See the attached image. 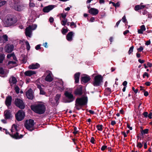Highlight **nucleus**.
<instances>
[{
  "label": "nucleus",
  "instance_id": "obj_36",
  "mask_svg": "<svg viewBox=\"0 0 152 152\" xmlns=\"http://www.w3.org/2000/svg\"><path fill=\"white\" fill-rule=\"evenodd\" d=\"M61 24L63 26H65L67 22V19H63L61 20Z\"/></svg>",
  "mask_w": 152,
  "mask_h": 152
},
{
  "label": "nucleus",
  "instance_id": "obj_21",
  "mask_svg": "<svg viewBox=\"0 0 152 152\" xmlns=\"http://www.w3.org/2000/svg\"><path fill=\"white\" fill-rule=\"evenodd\" d=\"M90 80V77L88 75H86L81 77V81L82 83H87Z\"/></svg>",
  "mask_w": 152,
  "mask_h": 152
},
{
  "label": "nucleus",
  "instance_id": "obj_35",
  "mask_svg": "<svg viewBox=\"0 0 152 152\" xmlns=\"http://www.w3.org/2000/svg\"><path fill=\"white\" fill-rule=\"evenodd\" d=\"M12 57L15 60V57L14 53L9 54L7 56V57L8 58H10Z\"/></svg>",
  "mask_w": 152,
  "mask_h": 152
},
{
  "label": "nucleus",
  "instance_id": "obj_32",
  "mask_svg": "<svg viewBox=\"0 0 152 152\" xmlns=\"http://www.w3.org/2000/svg\"><path fill=\"white\" fill-rule=\"evenodd\" d=\"M61 96V94H57L56 96L55 100L56 103L58 102V100Z\"/></svg>",
  "mask_w": 152,
  "mask_h": 152
},
{
  "label": "nucleus",
  "instance_id": "obj_53",
  "mask_svg": "<svg viewBox=\"0 0 152 152\" xmlns=\"http://www.w3.org/2000/svg\"><path fill=\"white\" fill-rule=\"evenodd\" d=\"M73 26H74L75 27H76V25L73 22H72L70 23V26L72 27Z\"/></svg>",
  "mask_w": 152,
  "mask_h": 152
},
{
  "label": "nucleus",
  "instance_id": "obj_44",
  "mask_svg": "<svg viewBox=\"0 0 152 152\" xmlns=\"http://www.w3.org/2000/svg\"><path fill=\"white\" fill-rule=\"evenodd\" d=\"M122 21L124 23H127V22L126 21V16L124 15L122 18Z\"/></svg>",
  "mask_w": 152,
  "mask_h": 152
},
{
  "label": "nucleus",
  "instance_id": "obj_58",
  "mask_svg": "<svg viewBox=\"0 0 152 152\" xmlns=\"http://www.w3.org/2000/svg\"><path fill=\"white\" fill-rule=\"evenodd\" d=\"M150 43H151V41H150V40H149L147 42H146L145 43V45H149L150 44Z\"/></svg>",
  "mask_w": 152,
  "mask_h": 152
},
{
  "label": "nucleus",
  "instance_id": "obj_1",
  "mask_svg": "<svg viewBox=\"0 0 152 152\" xmlns=\"http://www.w3.org/2000/svg\"><path fill=\"white\" fill-rule=\"evenodd\" d=\"M87 98L85 96L77 98L75 102V108L77 110H79L83 106L87 104Z\"/></svg>",
  "mask_w": 152,
  "mask_h": 152
},
{
  "label": "nucleus",
  "instance_id": "obj_40",
  "mask_svg": "<svg viewBox=\"0 0 152 152\" xmlns=\"http://www.w3.org/2000/svg\"><path fill=\"white\" fill-rule=\"evenodd\" d=\"M68 31V30L67 29H65L64 28H63L62 30V33L64 34L66 33Z\"/></svg>",
  "mask_w": 152,
  "mask_h": 152
},
{
  "label": "nucleus",
  "instance_id": "obj_14",
  "mask_svg": "<svg viewBox=\"0 0 152 152\" xmlns=\"http://www.w3.org/2000/svg\"><path fill=\"white\" fill-rule=\"evenodd\" d=\"M47 73H48V75L46 76L45 78V80L46 81L50 82L53 80V78L52 77V73L50 71L47 72Z\"/></svg>",
  "mask_w": 152,
  "mask_h": 152
},
{
  "label": "nucleus",
  "instance_id": "obj_19",
  "mask_svg": "<svg viewBox=\"0 0 152 152\" xmlns=\"http://www.w3.org/2000/svg\"><path fill=\"white\" fill-rule=\"evenodd\" d=\"M40 67V65L37 63L29 65L28 68L30 69H34Z\"/></svg>",
  "mask_w": 152,
  "mask_h": 152
},
{
  "label": "nucleus",
  "instance_id": "obj_26",
  "mask_svg": "<svg viewBox=\"0 0 152 152\" xmlns=\"http://www.w3.org/2000/svg\"><path fill=\"white\" fill-rule=\"evenodd\" d=\"M36 72L35 71L32 70H28L25 72V75L27 76H30L32 75L35 74Z\"/></svg>",
  "mask_w": 152,
  "mask_h": 152
},
{
  "label": "nucleus",
  "instance_id": "obj_16",
  "mask_svg": "<svg viewBox=\"0 0 152 152\" xmlns=\"http://www.w3.org/2000/svg\"><path fill=\"white\" fill-rule=\"evenodd\" d=\"M26 95L28 99H33V96L32 89H29L26 92Z\"/></svg>",
  "mask_w": 152,
  "mask_h": 152
},
{
  "label": "nucleus",
  "instance_id": "obj_29",
  "mask_svg": "<svg viewBox=\"0 0 152 152\" xmlns=\"http://www.w3.org/2000/svg\"><path fill=\"white\" fill-rule=\"evenodd\" d=\"M80 73L77 72L75 73L74 75L75 79V82L76 83H78L79 81V77L80 76Z\"/></svg>",
  "mask_w": 152,
  "mask_h": 152
},
{
  "label": "nucleus",
  "instance_id": "obj_42",
  "mask_svg": "<svg viewBox=\"0 0 152 152\" xmlns=\"http://www.w3.org/2000/svg\"><path fill=\"white\" fill-rule=\"evenodd\" d=\"M148 129H145L143 130L142 132V134H147L148 132Z\"/></svg>",
  "mask_w": 152,
  "mask_h": 152
},
{
  "label": "nucleus",
  "instance_id": "obj_63",
  "mask_svg": "<svg viewBox=\"0 0 152 152\" xmlns=\"http://www.w3.org/2000/svg\"><path fill=\"white\" fill-rule=\"evenodd\" d=\"M116 124V122L115 121H112L111 122V124L112 125H114Z\"/></svg>",
  "mask_w": 152,
  "mask_h": 152
},
{
  "label": "nucleus",
  "instance_id": "obj_49",
  "mask_svg": "<svg viewBox=\"0 0 152 152\" xmlns=\"http://www.w3.org/2000/svg\"><path fill=\"white\" fill-rule=\"evenodd\" d=\"M40 94H45V92L42 89H40Z\"/></svg>",
  "mask_w": 152,
  "mask_h": 152
},
{
  "label": "nucleus",
  "instance_id": "obj_41",
  "mask_svg": "<svg viewBox=\"0 0 152 152\" xmlns=\"http://www.w3.org/2000/svg\"><path fill=\"white\" fill-rule=\"evenodd\" d=\"M15 90L17 94H18L19 92V88L18 86H16L15 87Z\"/></svg>",
  "mask_w": 152,
  "mask_h": 152
},
{
  "label": "nucleus",
  "instance_id": "obj_13",
  "mask_svg": "<svg viewBox=\"0 0 152 152\" xmlns=\"http://www.w3.org/2000/svg\"><path fill=\"white\" fill-rule=\"evenodd\" d=\"M55 7V6L54 5H49L44 7L43 9V11L44 12H48L53 9Z\"/></svg>",
  "mask_w": 152,
  "mask_h": 152
},
{
  "label": "nucleus",
  "instance_id": "obj_30",
  "mask_svg": "<svg viewBox=\"0 0 152 152\" xmlns=\"http://www.w3.org/2000/svg\"><path fill=\"white\" fill-rule=\"evenodd\" d=\"M2 49L1 48V51H0V63H2L3 61L5 58V55L2 53Z\"/></svg>",
  "mask_w": 152,
  "mask_h": 152
},
{
  "label": "nucleus",
  "instance_id": "obj_5",
  "mask_svg": "<svg viewBox=\"0 0 152 152\" xmlns=\"http://www.w3.org/2000/svg\"><path fill=\"white\" fill-rule=\"evenodd\" d=\"M34 121L31 119L26 120L25 123V126L26 129L31 131L34 129Z\"/></svg>",
  "mask_w": 152,
  "mask_h": 152
},
{
  "label": "nucleus",
  "instance_id": "obj_2",
  "mask_svg": "<svg viewBox=\"0 0 152 152\" xmlns=\"http://www.w3.org/2000/svg\"><path fill=\"white\" fill-rule=\"evenodd\" d=\"M31 109L35 112L39 114L43 113L45 110V107L43 104H39L31 106Z\"/></svg>",
  "mask_w": 152,
  "mask_h": 152
},
{
  "label": "nucleus",
  "instance_id": "obj_6",
  "mask_svg": "<svg viewBox=\"0 0 152 152\" xmlns=\"http://www.w3.org/2000/svg\"><path fill=\"white\" fill-rule=\"evenodd\" d=\"M71 92L67 91L64 93L65 96L66 97V102L69 103L72 102L75 99V97L72 94V90L71 89Z\"/></svg>",
  "mask_w": 152,
  "mask_h": 152
},
{
  "label": "nucleus",
  "instance_id": "obj_38",
  "mask_svg": "<svg viewBox=\"0 0 152 152\" xmlns=\"http://www.w3.org/2000/svg\"><path fill=\"white\" fill-rule=\"evenodd\" d=\"M134 49V46H132L130 47L129 50L128 52V53L129 55H130L131 53H132Z\"/></svg>",
  "mask_w": 152,
  "mask_h": 152
},
{
  "label": "nucleus",
  "instance_id": "obj_45",
  "mask_svg": "<svg viewBox=\"0 0 152 152\" xmlns=\"http://www.w3.org/2000/svg\"><path fill=\"white\" fill-rule=\"evenodd\" d=\"M74 131L73 132V133L75 134H77L78 131H77V128L76 127H74Z\"/></svg>",
  "mask_w": 152,
  "mask_h": 152
},
{
  "label": "nucleus",
  "instance_id": "obj_9",
  "mask_svg": "<svg viewBox=\"0 0 152 152\" xmlns=\"http://www.w3.org/2000/svg\"><path fill=\"white\" fill-rule=\"evenodd\" d=\"M15 116L16 118L17 121H21L24 117L25 113L23 111L19 110L15 114Z\"/></svg>",
  "mask_w": 152,
  "mask_h": 152
},
{
  "label": "nucleus",
  "instance_id": "obj_46",
  "mask_svg": "<svg viewBox=\"0 0 152 152\" xmlns=\"http://www.w3.org/2000/svg\"><path fill=\"white\" fill-rule=\"evenodd\" d=\"M6 3V1H2L0 3V6L1 7L3 6Z\"/></svg>",
  "mask_w": 152,
  "mask_h": 152
},
{
  "label": "nucleus",
  "instance_id": "obj_25",
  "mask_svg": "<svg viewBox=\"0 0 152 152\" xmlns=\"http://www.w3.org/2000/svg\"><path fill=\"white\" fill-rule=\"evenodd\" d=\"M74 33L72 31L69 33L66 37V39L69 41H71L72 40V36Z\"/></svg>",
  "mask_w": 152,
  "mask_h": 152
},
{
  "label": "nucleus",
  "instance_id": "obj_43",
  "mask_svg": "<svg viewBox=\"0 0 152 152\" xmlns=\"http://www.w3.org/2000/svg\"><path fill=\"white\" fill-rule=\"evenodd\" d=\"M137 147L140 148L142 146V144L140 142H137Z\"/></svg>",
  "mask_w": 152,
  "mask_h": 152
},
{
  "label": "nucleus",
  "instance_id": "obj_52",
  "mask_svg": "<svg viewBox=\"0 0 152 152\" xmlns=\"http://www.w3.org/2000/svg\"><path fill=\"white\" fill-rule=\"evenodd\" d=\"M132 89L135 93H137L138 92V89H135L133 87L132 88Z\"/></svg>",
  "mask_w": 152,
  "mask_h": 152
},
{
  "label": "nucleus",
  "instance_id": "obj_34",
  "mask_svg": "<svg viewBox=\"0 0 152 152\" xmlns=\"http://www.w3.org/2000/svg\"><path fill=\"white\" fill-rule=\"evenodd\" d=\"M67 13H61L60 14V19L61 20V18H62L63 19H66V16L67 15Z\"/></svg>",
  "mask_w": 152,
  "mask_h": 152
},
{
  "label": "nucleus",
  "instance_id": "obj_15",
  "mask_svg": "<svg viewBox=\"0 0 152 152\" xmlns=\"http://www.w3.org/2000/svg\"><path fill=\"white\" fill-rule=\"evenodd\" d=\"M4 115L5 119H10L12 117V115L10 110H6L4 112Z\"/></svg>",
  "mask_w": 152,
  "mask_h": 152
},
{
  "label": "nucleus",
  "instance_id": "obj_8",
  "mask_svg": "<svg viewBox=\"0 0 152 152\" xmlns=\"http://www.w3.org/2000/svg\"><path fill=\"white\" fill-rule=\"evenodd\" d=\"M103 78L101 75L95 76L93 82V84L94 86H99L102 82Z\"/></svg>",
  "mask_w": 152,
  "mask_h": 152
},
{
  "label": "nucleus",
  "instance_id": "obj_61",
  "mask_svg": "<svg viewBox=\"0 0 152 152\" xmlns=\"http://www.w3.org/2000/svg\"><path fill=\"white\" fill-rule=\"evenodd\" d=\"M127 84V82L126 81H124L123 83V85L124 86H126Z\"/></svg>",
  "mask_w": 152,
  "mask_h": 152
},
{
  "label": "nucleus",
  "instance_id": "obj_64",
  "mask_svg": "<svg viewBox=\"0 0 152 152\" xmlns=\"http://www.w3.org/2000/svg\"><path fill=\"white\" fill-rule=\"evenodd\" d=\"M147 65L148 67H151L152 66V64L150 62H148L147 63Z\"/></svg>",
  "mask_w": 152,
  "mask_h": 152
},
{
  "label": "nucleus",
  "instance_id": "obj_24",
  "mask_svg": "<svg viewBox=\"0 0 152 152\" xmlns=\"http://www.w3.org/2000/svg\"><path fill=\"white\" fill-rule=\"evenodd\" d=\"M17 82L16 79L13 76H12L10 77L9 82L11 86H12L13 85L15 84Z\"/></svg>",
  "mask_w": 152,
  "mask_h": 152
},
{
  "label": "nucleus",
  "instance_id": "obj_62",
  "mask_svg": "<svg viewBox=\"0 0 152 152\" xmlns=\"http://www.w3.org/2000/svg\"><path fill=\"white\" fill-rule=\"evenodd\" d=\"M129 32V31L128 30H126L124 32V35H125L126 34L128 33Z\"/></svg>",
  "mask_w": 152,
  "mask_h": 152
},
{
  "label": "nucleus",
  "instance_id": "obj_57",
  "mask_svg": "<svg viewBox=\"0 0 152 152\" xmlns=\"http://www.w3.org/2000/svg\"><path fill=\"white\" fill-rule=\"evenodd\" d=\"M42 45L46 48H47L48 47V46L47 45V42H45V43H44Z\"/></svg>",
  "mask_w": 152,
  "mask_h": 152
},
{
  "label": "nucleus",
  "instance_id": "obj_59",
  "mask_svg": "<svg viewBox=\"0 0 152 152\" xmlns=\"http://www.w3.org/2000/svg\"><path fill=\"white\" fill-rule=\"evenodd\" d=\"M88 112L91 114H93L94 113V111L91 110H88Z\"/></svg>",
  "mask_w": 152,
  "mask_h": 152
},
{
  "label": "nucleus",
  "instance_id": "obj_51",
  "mask_svg": "<svg viewBox=\"0 0 152 152\" xmlns=\"http://www.w3.org/2000/svg\"><path fill=\"white\" fill-rule=\"evenodd\" d=\"M29 5L31 7H34L35 6V5L34 3H31V1H30L29 3Z\"/></svg>",
  "mask_w": 152,
  "mask_h": 152
},
{
  "label": "nucleus",
  "instance_id": "obj_22",
  "mask_svg": "<svg viewBox=\"0 0 152 152\" xmlns=\"http://www.w3.org/2000/svg\"><path fill=\"white\" fill-rule=\"evenodd\" d=\"M89 12L93 15H95L98 14V10L94 8H91L89 10Z\"/></svg>",
  "mask_w": 152,
  "mask_h": 152
},
{
  "label": "nucleus",
  "instance_id": "obj_4",
  "mask_svg": "<svg viewBox=\"0 0 152 152\" xmlns=\"http://www.w3.org/2000/svg\"><path fill=\"white\" fill-rule=\"evenodd\" d=\"M16 21L10 16H7L4 20V23L6 26H9L15 23Z\"/></svg>",
  "mask_w": 152,
  "mask_h": 152
},
{
  "label": "nucleus",
  "instance_id": "obj_48",
  "mask_svg": "<svg viewBox=\"0 0 152 152\" xmlns=\"http://www.w3.org/2000/svg\"><path fill=\"white\" fill-rule=\"evenodd\" d=\"M143 49V48L142 46H140V48L137 49V50L139 51H142Z\"/></svg>",
  "mask_w": 152,
  "mask_h": 152
},
{
  "label": "nucleus",
  "instance_id": "obj_37",
  "mask_svg": "<svg viewBox=\"0 0 152 152\" xmlns=\"http://www.w3.org/2000/svg\"><path fill=\"white\" fill-rule=\"evenodd\" d=\"M25 43L26 45V49L28 50H29L30 48V46L28 41H26L25 42Z\"/></svg>",
  "mask_w": 152,
  "mask_h": 152
},
{
  "label": "nucleus",
  "instance_id": "obj_23",
  "mask_svg": "<svg viewBox=\"0 0 152 152\" xmlns=\"http://www.w3.org/2000/svg\"><path fill=\"white\" fill-rule=\"evenodd\" d=\"M8 67L9 68H11L17 66V64L16 62L10 61L8 64Z\"/></svg>",
  "mask_w": 152,
  "mask_h": 152
},
{
  "label": "nucleus",
  "instance_id": "obj_60",
  "mask_svg": "<svg viewBox=\"0 0 152 152\" xmlns=\"http://www.w3.org/2000/svg\"><path fill=\"white\" fill-rule=\"evenodd\" d=\"M138 61L140 63L142 64L144 62V61L143 60H141V59H138Z\"/></svg>",
  "mask_w": 152,
  "mask_h": 152
},
{
  "label": "nucleus",
  "instance_id": "obj_47",
  "mask_svg": "<svg viewBox=\"0 0 152 152\" xmlns=\"http://www.w3.org/2000/svg\"><path fill=\"white\" fill-rule=\"evenodd\" d=\"M145 76H146L148 77H149V75H148V74L147 72H145L144 73L143 75V77L144 78H145Z\"/></svg>",
  "mask_w": 152,
  "mask_h": 152
},
{
  "label": "nucleus",
  "instance_id": "obj_33",
  "mask_svg": "<svg viewBox=\"0 0 152 152\" xmlns=\"http://www.w3.org/2000/svg\"><path fill=\"white\" fill-rule=\"evenodd\" d=\"M96 127L98 130L102 131L103 130V126L102 125H96Z\"/></svg>",
  "mask_w": 152,
  "mask_h": 152
},
{
  "label": "nucleus",
  "instance_id": "obj_55",
  "mask_svg": "<svg viewBox=\"0 0 152 152\" xmlns=\"http://www.w3.org/2000/svg\"><path fill=\"white\" fill-rule=\"evenodd\" d=\"M40 48V45H37L35 47V49L38 50Z\"/></svg>",
  "mask_w": 152,
  "mask_h": 152
},
{
  "label": "nucleus",
  "instance_id": "obj_3",
  "mask_svg": "<svg viewBox=\"0 0 152 152\" xmlns=\"http://www.w3.org/2000/svg\"><path fill=\"white\" fill-rule=\"evenodd\" d=\"M18 127L15 124H13L12 126L11 129V133L10 134L11 136L15 139H20L23 137L22 135H20V137L18 135Z\"/></svg>",
  "mask_w": 152,
  "mask_h": 152
},
{
  "label": "nucleus",
  "instance_id": "obj_31",
  "mask_svg": "<svg viewBox=\"0 0 152 152\" xmlns=\"http://www.w3.org/2000/svg\"><path fill=\"white\" fill-rule=\"evenodd\" d=\"M145 6L142 5H137L135 7L134 10L136 11H138L140 9H142L144 8Z\"/></svg>",
  "mask_w": 152,
  "mask_h": 152
},
{
  "label": "nucleus",
  "instance_id": "obj_27",
  "mask_svg": "<svg viewBox=\"0 0 152 152\" xmlns=\"http://www.w3.org/2000/svg\"><path fill=\"white\" fill-rule=\"evenodd\" d=\"M1 40H0L1 42L5 43L8 41V37L7 35L5 34L3 35L0 37Z\"/></svg>",
  "mask_w": 152,
  "mask_h": 152
},
{
  "label": "nucleus",
  "instance_id": "obj_54",
  "mask_svg": "<svg viewBox=\"0 0 152 152\" xmlns=\"http://www.w3.org/2000/svg\"><path fill=\"white\" fill-rule=\"evenodd\" d=\"M94 141L95 140L94 138L93 137H92L91 138V142L92 143H94Z\"/></svg>",
  "mask_w": 152,
  "mask_h": 152
},
{
  "label": "nucleus",
  "instance_id": "obj_50",
  "mask_svg": "<svg viewBox=\"0 0 152 152\" xmlns=\"http://www.w3.org/2000/svg\"><path fill=\"white\" fill-rule=\"evenodd\" d=\"M107 146H106L103 145L102 147V148H101V149L102 151H103L105 149L107 148Z\"/></svg>",
  "mask_w": 152,
  "mask_h": 152
},
{
  "label": "nucleus",
  "instance_id": "obj_39",
  "mask_svg": "<svg viewBox=\"0 0 152 152\" xmlns=\"http://www.w3.org/2000/svg\"><path fill=\"white\" fill-rule=\"evenodd\" d=\"M4 69L1 67L0 68V75L1 76L4 74Z\"/></svg>",
  "mask_w": 152,
  "mask_h": 152
},
{
  "label": "nucleus",
  "instance_id": "obj_17",
  "mask_svg": "<svg viewBox=\"0 0 152 152\" xmlns=\"http://www.w3.org/2000/svg\"><path fill=\"white\" fill-rule=\"evenodd\" d=\"M74 94L76 95H81L82 94V87L79 86L76 89L74 92Z\"/></svg>",
  "mask_w": 152,
  "mask_h": 152
},
{
  "label": "nucleus",
  "instance_id": "obj_56",
  "mask_svg": "<svg viewBox=\"0 0 152 152\" xmlns=\"http://www.w3.org/2000/svg\"><path fill=\"white\" fill-rule=\"evenodd\" d=\"M54 20L53 18L52 17H50L49 19V21L50 23H52Z\"/></svg>",
  "mask_w": 152,
  "mask_h": 152
},
{
  "label": "nucleus",
  "instance_id": "obj_12",
  "mask_svg": "<svg viewBox=\"0 0 152 152\" xmlns=\"http://www.w3.org/2000/svg\"><path fill=\"white\" fill-rule=\"evenodd\" d=\"M14 49V46L13 45L7 44L4 47V50L6 52L9 53L12 51Z\"/></svg>",
  "mask_w": 152,
  "mask_h": 152
},
{
  "label": "nucleus",
  "instance_id": "obj_18",
  "mask_svg": "<svg viewBox=\"0 0 152 152\" xmlns=\"http://www.w3.org/2000/svg\"><path fill=\"white\" fill-rule=\"evenodd\" d=\"M24 6L23 5L15 4L14 8L18 11H21L24 8Z\"/></svg>",
  "mask_w": 152,
  "mask_h": 152
},
{
  "label": "nucleus",
  "instance_id": "obj_7",
  "mask_svg": "<svg viewBox=\"0 0 152 152\" xmlns=\"http://www.w3.org/2000/svg\"><path fill=\"white\" fill-rule=\"evenodd\" d=\"M37 27L36 25H32L29 26L26 29L25 34L26 36L29 37H31L32 31L35 29Z\"/></svg>",
  "mask_w": 152,
  "mask_h": 152
},
{
  "label": "nucleus",
  "instance_id": "obj_11",
  "mask_svg": "<svg viewBox=\"0 0 152 152\" xmlns=\"http://www.w3.org/2000/svg\"><path fill=\"white\" fill-rule=\"evenodd\" d=\"M15 104L17 107L21 109H23L25 107L23 102L20 99H17L15 100Z\"/></svg>",
  "mask_w": 152,
  "mask_h": 152
},
{
  "label": "nucleus",
  "instance_id": "obj_10",
  "mask_svg": "<svg viewBox=\"0 0 152 152\" xmlns=\"http://www.w3.org/2000/svg\"><path fill=\"white\" fill-rule=\"evenodd\" d=\"M56 87L60 91H62L64 90L63 83L61 80H59L56 82Z\"/></svg>",
  "mask_w": 152,
  "mask_h": 152
},
{
  "label": "nucleus",
  "instance_id": "obj_20",
  "mask_svg": "<svg viewBox=\"0 0 152 152\" xmlns=\"http://www.w3.org/2000/svg\"><path fill=\"white\" fill-rule=\"evenodd\" d=\"M12 100V98L11 96H9L6 97L5 100V104L8 107L11 105Z\"/></svg>",
  "mask_w": 152,
  "mask_h": 152
},
{
  "label": "nucleus",
  "instance_id": "obj_28",
  "mask_svg": "<svg viewBox=\"0 0 152 152\" xmlns=\"http://www.w3.org/2000/svg\"><path fill=\"white\" fill-rule=\"evenodd\" d=\"M140 29L138 30V33L139 34H142L143 31L146 30L145 26V25H142L140 26Z\"/></svg>",
  "mask_w": 152,
  "mask_h": 152
}]
</instances>
